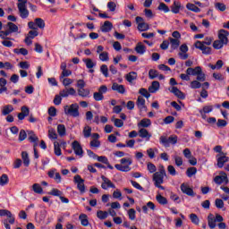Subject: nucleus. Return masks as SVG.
<instances>
[{"mask_svg": "<svg viewBox=\"0 0 229 229\" xmlns=\"http://www.w3.org/2000/svg\"><path fill=\"white\" fill-rule=\"evenodd\" d=\"M120 162H121V165L116 164L114 165L117 171H121L122 173H129V171H131V168L130 167V165H131L132 164L131 159L123 157L120 160Z\"/></svg>", "mask_w": 229, "mask_h": 229, "instance_id": "obj_1", "label": "nucleus"}, {"mask_svg": "<svg viewBox=\"0 0 229 229\" xmlns=\"http://www.w3.org/2000/svg\"><path fill=\"white\" fill-rule=\"evenodd\" d=\"M4 216H7V217H9V219L4 220L5 229H12V227H10V225H13L15 223V216H13L12 212L8 209H0V216L3 217Z\"/></svg>", "mask_w": 229, "mask_h": 229, "instance_id": "obj_2", "label": "nucleus"}, {"mask_svg": "<svg viewBox=\"0 0 229 229\" xmlns=\"http://www.w3.org/2000/svg\"><path fill=\"white\" fill-rule=\"evenodd\" d=\"M167 176V174L165 173V168L164 165H160L158 168V172H156L153 174V182L155 183H164V177Z\"/></svg>", "mask_w": 229, "mask_h": 229, "instance_id": "obj_3", "label": "nucleus"}, {"mask_svg": "<svg viewBox=\"0 0 229 229\" xmlns=\"http://www.w3.org/2000/svg\"><path fill=\"white\" fill-rule=\"evenodd\" d=\"M64 114L72 117H80V106L78 104H72L70 106H64Z\"/></svg>", "mask_w": 229, "mask_h": 229, "instance_id": "obj_4", "label": "nucleus"}, {"mask_svg": "<svg viewBox=\"0 0 229 229\" xmlns=\"http://www.w3.org/2000/svg\"><path fill=\"white\" fill-rule=\"evenodd\" d=\"M159 142H160V144H163V146H165V148H169V146H171V144H176V142H178V136L172 135L168 138H167V136H161L159 138Z\"/></svg>", "mask_w": 229, "mask_h": 229, "instance_id": "obj_5", "label": "nucleus"}, {"mask_svg": "<svg viewBox=\"0 0 229 229\" xmlns=\"http://www.w3.org/2000/svg\"><path fill=\"white\" fill-rule=\"evenodd\" d=\"M74 183L77 185V189L81 194L85 193V180L81 178V175L77 174L73 178Z\"/></svg>", "mask_w": 229, "mask_h": 229, "instance_id": "obj_6", "label": "nucleus"}, {"mask_svg": "<svg viewBox=\"0 0 229 229\" xmlns=\"http://www.w3.org/2000/svg\"><path fill=\"white\" fill-rule=\"evenodd\" d=\"M195 47L196 49L202 51L203 55H212V47L205 46L199 40L195 43Z\"/></svg>", "mask_w": 229, "mask_h": 229, "instance_id": "obj_7", "label": "nucleus"}, {"mask_svg": "<svg viewBox=\"0 0 229 229\" xmlns=\"http://www.w3.org/2000/svg\"><path fill=\"white\" fill-rule=\"evenodd\" d=\"M101 179L103 181L101 188L104 191H107L108 189H115V184H114V182H112V181H110V179H108L106 176L101 175Z\"/></svg>", "mask_w": 229, "mask_h": 229, "instance_id": "obj_8", "label": "nucleus"}, {"mask_svg": "<svg viewBox=\"0 0 229 229\" xmlns=\"http://www.w3.org/2000/svg\"><path fill=\"white\" fill-rule=\"evenodd\" d=\"M4 29L8 35H12V33H17L19 31V27L12 21L7 22V24L4 26Z\"/></svg>", "mask_w": 229, "mask_h": 229, "instance_id": "obj_9", "label": "nucleus"}, {"mask_svg": "<svg viewBox=\"0 0 229 229\" xmlns=\"http://www.w3.org/2000/svg\"><path fill=\"white\" fill-rule=\"evenodd\" d=\"M229 157H226V153L224 155H216V165L219 169H223L225 167V164L228 162Z\"/></svg>", "mask_w": 229, "mask_h": 229, "instance_id": "obj_10", "label": "nucleus"}, {"mask_svg": "<svg viewBox=\"0 0 229 229\" xmlns=\"http://www.w3.org/2000/svg\"><path fill=\"white\" fill-rule=\"evenodd\" d=\"M72 148L78 157H83V148H81V144H80V141L74 140L72 143Z\"/></svg>", "mask_w": 229, "mask_h": 229, "instance_id": "obj_11", "label": "nucleus"}, {"mask_svg": "<svg viewBox=\"0 0 229 229\" xmlns=\"http://www.w3.org/2000/svg\"><path fill=\"white\" fill-rule=\"evenodd\" d=\"M181 191L183 194H186L187 196H191V198H194L196 196V193H194V190H192L189 185L186 183L181 184Z\"/></svg>", "mask_w": 229, "mask_h": 229, "instance_id": "obj_12", "label": "nucleus"}, {"mask_svg": "<svg viewBox=\"0 0 229 229\" xmlns=\"http://www.w3.org/2000/svg\"><path fill=\"white\" fill-rule=\"evenodd\" d=\"M220 174H222V175H216L214 178L215 183H216L217 185H221V183H223V182H225V183H228V175L226 174V173L222 172V173H220Z\"/></svg>", "mask_w": 229, "mask_h": 229, "instance_id": "obj_13", "label": "nucleus"}, {"mask_svg": "<svg viewBox=\"0 0 229 229\" xmlns=\"http://www.w3.org/2000/svg\"><path fill=\"white\" fill-rule=\"evenodd\" d=\"M61 98H69V96H76V89L74 88H65L60 91Z\"/></svg>", "mask_w": 229, "mask_h": 229, "instance_id": "obj_14", "label": "nucleus"}, {"mask_svg": "<svg viewBox=\"0 0 229 229\" xmlns=\"http://www.w3.org/2000/svg\"><path fill=\"white\" fill-rule=\"evenodd\" d=\"M228 31L225 30H220L218 33V40L223 42L225 46L228 45Z\"/></svg>", "mask_w": 229, "mask_h": 229, "instance_id": "obj_15", "label": "nucleus"}, {"mask_svg": "<svg viewBox=\"0 0 229 229\" xmlns=\"http://www.w3.org/2000/svg\"><path fill=\"white\" fill-rule=\"evenodd\" d=\"M113 28L114 24L110 21H106L100 27V31H102V33H110Z\"/></svg>", "mask_w": 229, "mask_h": 229, "instance_id": "obj_16", "label": "nucleus"}, {"mask_svg": "<svg viewBox=\"0 0 229 229\" xmlns=\"http://www.w3.org/2000/svg\"><path fill=\"white\" fill-rule=\"evenodd\" d=\"M18 11L21 19H28L30 17V11L26 5L18 6Z\"/></svg>", "mask_w": 229, "mask_h": 229, "instance_id": "obj_17", "label": "nucleus"}, {"mask_svg": "<svg viewBox=\"0 0 229 229\" xmlns=\"http://www.w3.org/2000/svg\"><path fill=\"white\" fill-rule=\"evenodd\" d=\"M112 90L118 92V94H124L126 92V89L124 88V85L118 84L117 82L113 83Z\"/></svg>", "mask_w": 229, "mask_h": 229, "instance_id": "obj_18", "label": "nucleus"}, {"mask_svg": "<svg viewBox=\"0 0 229 229\" xmlns=\"http://www.w3.org/2000/svg\"><path fill=\"white\" fill-rule=\"evenodd\" d=\"M199 72H201V66H197L195 68L190 67L186 70V74L190 76H198Z\"/></svg>", "mask_w": 229, "mask_h": 229, "instance_id": "obj_19", "label": "nucleus"}, {"mask_svg": "<svg viewBox=\"0 0 229 229\" xmlns=\"http://www.w3.org/2000/svg\"><path fill=\"white\" fill-rule=\"evenodd\" d=\"M172 94L175 95L178 99H185V94L182 92L178 88L176 87H172L171 89H169Z\"/></svg>", "mask_w": 229, "mask_h": 229, "instance_id": "obj_20", "label": "nucleus"}, {"mask_svg": "<svg viewBox=\"0 0 229 229\" xmlns=\"http://www.w3.org/2000/svg\"><path fill=\"white\" fill-rule=\"evenodd\" d=\"M157 90H160V82L154 81L148 87V92H150V94H155V92H157Z\"/></svg>", "mask_w": 229, "mask_h": 229, "instance_id": "obj_21", "label": "nucleus"}, {"mask_svg": "<svg viewBox=\"0 0 229 229\" xmlns=\"http://www.w3.org/2000/svg\"><path fill=\"white\" fill-rule=\"evenodd\" d=\"M138 135L141 139H146V140H149V139H151V134L149 133V131L148 130H146L144 128L140 129Z\"/></svg>", "mask_w": 229, "mask_h": 229, "instance_id": "obj_22", "label": "nucleus"}, {"mask_svg": "<svg viewBox=\"0 0 229 229\" xmlns=\"http://www.w3.org/2000/svg\"><path fill=\"white\" fill-rule=\"evenodd\" d=\"M77 92L78 96H80L81 98H90V89H78Z\"/></svg>", "mask_w": 229, "mask_h": 229, "instance_id": "obj_23", "label": "nucleus"}, {"mask_svg": "<svg viewBox=\"0 0 229 229\" xmlns=\"http://www.w3.org/2000/svg\"><path fill=\"white\" fill-rule=\"evenodd\" d=\"M151 126V120L148 118H143L139 123L138 128H149Z\"/></svg>", "mask_w": 229, "mask_h": 229, "instance_id": "obj_24", "label": "nucleus"}, {"mask_svg": "<svg viewBox=\"0 0 229 229\" xmlns=\"http://www.w3.org/2000/svg\"><path fill=\"white\" fill-rule=\"evenodd\" d=\"M136 105L139 110H144V108H146V99H144V98L141 96L138 97Z\"/></svg>", "mask_w": 229, "mask_h": 229, "instance_id": "obj_25", "label": "nucleus"}, {"mask_svg": "<svg viewBox=\"0 0 229 229\" xmlns=\"http://www.w3.org/2000/svg\"><path fill=\"white\" fill-rule=\"evenodd\" d=\"M134 50L136 53H138V55H144V53H146V46H144L142 42H139L136 45Z\"/></svg>", "mask_w": 229, "mask_h": 229, "instance_id": "obj_26", "label": "nucleus"}, {"mask_svg": "<svg viewBox=\"0 0 229 229\" xmlns=\"http://www.w3.org/2000/svg\"><path fill=\"white\" fill-rule=\"evenodd\" d=\"M28 140L29 142H38V137L37 136V134H35V131H28Z\"/></svg>", "mask_w": 229, "mask_h": 229, "instance_id": "obj_27", "label": "nucleus"}, {"mask_svg": "<svg viewBox=\"0 0 229 229\" xmlns=\"http://www.w3.org/2000/svg\"><path fill=\"white\" fill-rule=\"evenodd\" d=\"M125 80L129 83H133V81L137 80V72H131L127 73L126 76H125Z\"/></svg>", "mask_w": 229, "mask_h": 229, "instance_id": "obj_28", "label": "nucleus"}, {"mask_svg": "<svg viewBox=\"0 0 229 229\" xmlns=\"http://www.w3.org/2000/svg\"><path fill=\"white\" fill-rule=\"evenodd\" d=\"M21 158H22L23 165H25V167H29L30 166V155H28V152H26V151L21 152Z\"/></svg>", "mask_w": 229, "mask_h": 229, "instance_id": "obj_29", "label": "nucleus"}, {"mask_svg": "<svg viewBox=\"0 0 229 229\" xmlns=\"http://www.w3.org/2000/svg\"><path fill=\"white\" fill-rule=\"evenodd\" d=\"M13 111V106L7 105V106H4L3 107L2 114H4V115H10V114H12Z\"/></svg>", "mask_w": 229, "mask_h": 229, "instance_id": "obj_30", "label": "nucleus"}, {"mask_svg": "<svg viewBox=\"0 0 229 229\" xmlns=\"http://www.w3.org/2000/svg\"><path fill=\"white\" fill-rule=\"evenodd\" d=\"M216 218L214 217V215L210 214L208 216V225L209 226V228L211 229H214L216 228Z\"/></svg>", "mask_w": 229, "mask_h": 229, "instance_id": "obj_31", "label": "nucleus"}, {"mask_svg": "<svg viewBox=\"0 0 229 229\" xmlns=\"http://www.w3.org/2000/svg\"><path fill=\"white\" fill-rule=\"evenodd\" d=\"M172 12L173 13H180V9L182 8V4L178 1H174V4L172 5Z\"/></svg>", "mask_w": 229, "mask_h": 229, "instance_id": "obj_32", "label": "nucleus"}, {"mask_svg": "<svg viewBox=\"0 0 229 229\" xmlns=\"http://www.w3.org/2000/svg\"><path fill=\"white\" fill-rule=\"evenodd\" d=\"M34 22L36 26L39 28V30H44V28H46V22L44 21V20H42V18H36L34 20Z\"/></svg>", "mask_w": 229, "mask_h": 229, "instance_id": "obj_33", "label": "nucleus"}, {"mask_svg": "<svg viewBox=\"0 0 229 229\" xmlns=\"http://www.w3.org/2000/svg\"><path fill=\"white\" fill-rule=\"evenodd\" d=\"M79 219H80L81 225H82V226H89V218H88L87 215L81 214L79 216Z\"/></svg>", "mask_w": 229, "mask_h": 229, "instance_id": "obj_34", "label": "nucleus"}, {"mask_svg": "<svg viewBox=\"0 0 229 229\" xmlns=\"http://www.w3.org/2000/svg\"><path fill=\"white\" fill-rule=\"evenodd\" d=\"M186 8L191 12H194L195 13H199V12H201V9H199V7L196 6L194 4H187Z\"/></svg>", "mask_w": 229, "mask_h": 229, "instance_id": "obj_35", "label": "nucleus"}, {"mask_svg": "<svg viewBox=\"0 0 229 229\" xmlns=\"http://www.w3.org/2000/svg\"><path fill=\"white\" fill-rule=\"evenodd\" d=\"M54 151H55V155H56V157H61L62 148H60V143L58 141L54 142Z\"/></svg>", "mask_w": 229, "mask_h": 229, "instance_id": "obj_36", "label": "nucleus"}, {"mask_svg": "<svg viewBox=\"0 0 229 229\" xmlns=\"http://www.w3.org/2000/svg\"><path fill=\"white\" fill-rule=\"evenodd\" d=\"M57 133L58 135H60V137H65V133H66L65 125L64 124L57 125Z\"/></svg>", "mask_w": 229, "mask_h": 229, "instance_id": "obj_37", "label": "nucleus"}, {"mask_svg": "<svg viewBox=\"0 0 229 229\" xmlns=\"http://www.w3.org/2000/svg\"><path fill=\"white\" fill-rule=\"evenodd\" d=\"M32 191L36 194H42V192H44V190L42 189V186H40V184H38V183H34L32 185Z\"/></svg>", "mask_w": 229, "mask_h": 229, "instance_id": "obj_38", "label": "nucleus"}, {"mask_svg": "<svg viewBox=\"0 0 229 229\" xmlns=\"http://www.w3.org/2000/svg\"><path fill=\"white\" fill-rule=\"evenodd\" d=\"M156 199L159 205H167V199L160 194L156 196Z\"/></svg>", "mask_w": 229, "mask_h": 229, "instance_id": "obj_39", "label": "nucleus"}, {"mask_svg": "<svg viewBox=\"0 0 229 229\" xmlns=\"http://www.w3.org/2000/svg\"><path fill=\"white\" fill-rule=\"evenodd\" d=\"M83 62L86 64L87 69H93V67H96V63L90 58L83 59Z\"/></svg>", "mask_w": 229, "mask_h": 229, "instance_id": "obj_40", "label": "nucleus"}, {"mask_svg": "<svg viewBox=\"0 0 229 229\" xmlns=\"http://www.w3.org/2000/svg\"><path fill=\"white\" fill-rule=\"evenodd\" d=\"M92 135V128L90 126H86L83 129V136L85 139H89Z\"/></svg>", "mask_w": 229, "mask_h": 229, "instance_id": "obj_41", "label": "nucleus"}, {"mask_svg": "<svg viewBox=\"0 0 229 229\" xmlns=\"http://www.w3.org/2000/svg\"><path fill=\"white\" fill-rule=\"evenodd\" d=\"M170 44L172 46V49H178V47H180V40L170 38Z\"/></svg>", "mask_w": 229, "mask_h": 229, "instance_id": "obj_42", "label": "nucleus"}, {"mask_svg": "<svg viewBox=\"0 0 229 229\" xmlns=\"http://www.w3.org/2000/svg\"><path fill=\"white\" fill-rule=\"evenodd\" d=\"M196 173H198V169L196 167H190L186 171V174L189 178H192Z\"/></svg>", "mask_w": 229, "mask_h": 229, "instance_id": "obj_43", "label": "nucleus"}, {"mask_svg": "<svg viewBox=\"0 0 229 229\" xmlns=\"http://www.w3.org/2000/svg\"><path fill=\"white\" fill-rule=\"evenodd\" d=\"M139 94H140L141 96H143L147 99H149V98H151V94L149 93V91H148V89H146L144 88L140 89Z\"/></svg>", "mask_w": 229, "mask_h": 229, "instance_id": "obj_44", "label": "nucleus"}, {"mask_svg": "<svg viewBox=\"0 0 229 229\" xmlns=\"http://www.w3.org/2000/svg\"><path fill=\"white\" fill-rule=\"evenodd\" d=\"M97 217H98V219H101V220L106 219V217H108V212L98 210L97 212Z\"/></svg>", "mask_w": 229, "mask_h": 229, "instance_id": "obj_45", "label": "nucleus"}, {"mask_svg": "<svg viewBox=\"0 0 229 229\" xmlns=\"http://www.w3.org/2000/svg\"><path fill=\"white\" fill-rule=\"evenodd\" d=\"M139 31H148L149 30V24L146 23V21H143V23H140L138 25Z\"/></svg>", "mask_w": 229, "mask_h": 229, "instance_id": "obj_46", "label": "nucleus"}, {"mask_svg": "<svg viewBox=\"0 0 229 229\" xmlns=\"http://www.w3.org/2000/svg\"><path fill=\"white\" fill-rule=\"evenodd\" d=\"M8 182V175L6 174H2L0 177V185H2V187L7 185Z\"/></svg>", "mask_w": 229, "mask_h": 229, "instance_id": "obj_47", "label": "nucleus"}, {"mask_svg": "<svg viewBox=\"0 0 229 229\" xmlns=\"http://www.w3.org/2000/svg\"><path fill=\"white\" fill-rule=\"evenodd\" d=\"M149 80H155V78H158V71L150 69L148 72Z\"/></svg>", "mask_w": 229, "mask_h": 229, "instance_id": "obj_48", "label": "nucleus"}, {"mask_svg": "<svg viewBox=\"0 0 229 229\" xmlns=\"http://www.w3.org/2000/svg\"><path fill=\"white\" fill-rule=\"evenodd\" d=\"M48 137H49V139L55 140V139H58V134H56V131L55 129L50 128L48 130Z\"/></svg>", "mask_w": 229, "mask_h": 229, "instance_id": "obj_49", "label": "nucleus"}, {"mask_svg": "<svg viewBox=\"0 0 229 229\" xmlns=\"http://www.w3.org/2000/svg\"><path fill=\"white\" fill-rule=\"evenodd\" d=\"M190 219L193 225H199V218L198 217V215L192 213L190 215Z\"/></svg>", "mask_w": 229, "mask_h": 229, "instance_id": "obj_50", "label": "nucleus"}, {"mask_svg": "<svg viewBox=\"0 0 229 229\" xmlns=\"http://www.w3.org/2000/svg\"><path fill=\"white\" fill-rule=\"evenodd\" d=\"M93 99H95V101H103L105 99V96H103L98 91V92H94L93 93Z\"/></svg>", "mask_w": 229, "mask_h": 229, "instance_id": "obj_51", "label": "nucleus"}, {"mask_svg": "<svg viewBox=\"0 0 229 229\" xmlns=\"http://www.w3.org/2000/svg\"><path fill=\"white\" fill-rule=\"evenodd\" d=\"M207 80V75L203 72L201 69L199 73H197V81H205Z\"/></svg>", "mask_w": 229, "mask_h": 229, "instance_id": "obj_52", "label": "nucleus"}, {"mask_svg": "<svg viewBox=\"0 0 229 229\" xmlns=\"http://www.w3.org/2000/svg\"><path fill=\"white\" fill-rule=\"evenodd\" d=\"M225 46V44L221 41H219V39L215 40L213 42V47L214 49H223V47Z\"/></svg>", "mask_w": 229, "mask_h": 229, "instance_id": "obj_53", "label": "nucleus"}, {"mask_svg": "<svg viewBox=\"0 0 229 229\" xmlns=\"http://www.w3.org/2000/svg\"><path fill=\"white\" fill-rule=\"evenodd\" d=\"M14 53H16V55H22L23 56H26V55H28V49H26V48H15Z\"/></svg>", "mask_w": 229, "mask_h": 229, "instance_id": "obj_54", "label": "nucleus"}, {"mask_svg": "<svg viewBox=\"0 0 229 229\" xmlns=\"http://www.w3.org/2000/svg\"><path fill=\"white\" fill-rule=\"evenodd\" d=\"M190 87L191 89H201V82L199 81H192Z\"/></svg>", "mask_w": 229, "mask_h": 229, "instance_id": "obj_55", "label": "nucleus"}, {"mask_svg": "<svg viewBox=\"0 0 229 229\" xmlns=\"http://www.w3.org/2000/svg\"><path fill=\"white\" fill-rule=\"evenodd\" d=\"M28 137V133H26V131L21 130L19 133V140L20 142H22V140H26V138Z\"/></svg>", "mask_w": 229, "mask_h": 229, "instance_id": "obj_56", "label": "nucleus"}, {"mask_svg": "<svg viewBox=\"0 0 229 229\" xmlns=\"http://www.w3.org/2000/svg\"><path fill=\"white\" fill-rule=\"evenodd\" d=\"M107 8L109 12H115V8H117V4L115 2H108L107 3Z\"/></svg>", "mask_w": 229, "mask_h": 229, "instance_id": "obj_57", "label": "nucleus"}, {"mask_svg": "<svg viewBox=\"0 0 229 229\" xmlns=\"http://www.w3.org/2000/svg\"><path fill=\"white\" fill-rule=\"evenodd\" d=\"M157 9L160 10V11L165 12V13H167L169 12V6H167L164 3H160Z\"/></svg>", "mask_w": 229, "mask_h": 229, "instance_id": "obj_58", "label": "nucleus"}, {"mask_svg": "<svg viewBox=\"0 0 229 229\" xmlns=\"http://www.w3.org/2000/svg\"><path fill=\"white\" fill-rule=\"evenodd\" d=\"M215 205L216 208H225V202L221 199H216Z\"/></svg>", "mask_w": 229, "mask_h": 229, "instance_id": "obj_59", "label": "nucleus"}, {"mask_svg": "<svg viewBox=\"0 0 229 229\" xmlns=\"http://www.w3.org/2000/svg\"><path fill=\"white\" fill-rule=\"evenodd\" d=\"M100 72L106 78H108V66L106 64L101 65Z\"/></svg>", "mask_w": 229, "mask_h": 229, "instance_id": "obj_60", "label": "nucleus"}, {"mask_svg": "<svg viewBox=\"0 0 229 229\" xmlns=\"http://www.w3.org/2000/svg\"><path fill=\"white\" fill-rule=\"evenodd\" d=\"M135 214H137V212L133 208L128 210V216L131 221H135Z\"/></svg>", "mask_w": 229, "mask_h": 229, "instance_id": "obj_61", "label": "nucleus"}, {"mask_svg": "<svg viewBox=\"0 0 229 229\" xmlns=\"http://www.w3.org/2000/svg\"><path fill=\"white\" fill-rule=\"evenodd\" d=\"M48 194H50V196H59L61 197L63 192L58 190V189H52V191L50 192H48Z\"/></svg>", "mask_w": 229, "mask_h": 229, "instance_id": "obj_62", "label": "nucleus"}, {"mask_svg": "<svg viewBox=\"0 0 229 229\" xmlns=\"http://www.w3.org/2000/svg\"><path fill=\"white\" fill-rule=\"evenodd\" d=\"M215 7L216 8V10H219L220 12H225V10H226V5L223 3H216L215 4Z\"/></svg>", "mask_w": 229, "mask_h": 229, "instance_id": "obj_63", "label": "nucleus"}, {"mask_svg": "<svg viewBox=\"0 0 229 229\" xmlns=\"http://www.w3.org/2000/svg\"><path fill=\"white\" fill-rule=\"evenodd\" d=\"M90 148H99L101 146V142L98 140H93L89 143Z\"/></svg>", "mask_w": 229, "mask_h": 229, "instance_id": "obj_64", "label": "nucleus"}]
</instances>
